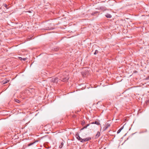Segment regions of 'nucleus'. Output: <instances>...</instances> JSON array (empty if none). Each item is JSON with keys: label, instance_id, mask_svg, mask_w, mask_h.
Wrapping results in <instances>:
<instances>
[{"label": "nucleus", "instance_id": "f257e3e1", "mask_svg": "<svg viewBox=\"0 0 149 149\" xmlns=\"http://www.w3.org/2000/svg\"><path fill=\"white\" fill-rule=\"evenodd\" d=\"M110 125L109 124L107 123L105 124V127H103V130L104 131L106 130L110 126Z\"/></svg>", "mask_w": 149, "mask_h": 149}, {"label": "nucleus", "instance_id": "f03ea898", "mask_svg": "<svg viewBox=\"0 0 149 149\" xmlns=\"http://www.w3.org/2000/svg\"><path fill=\"white\" fill-rule=\"evenodd\" d=\"M91 139V138L90 137H88L82 139L81 142H83L88 141L89 140Z\"/></svg>", "mask_w": 149, "mask_h": 149}, {"label": "nucleus", "instance_id": "7ed1b4c3", "mask_svg": "<svg viewBox=\"0 0 149 149\" xmlns=\"http://www.w3.org/2000/svg\"><path fill=\"white\" fill-rule=\"evenodd\" d=\"M58 78L57 77L54 78H52L51 79V82L54 83H57L58 81Z\"/></svg>", "mask_w": 149, "mask_h": 149}, {"label": "nucleus", "instance_id": "20e7f679", "mask_svg": "<svg viewBox=\"0 0 149 149\" xmlns=\"http://www.w3.org/2000/svg\"><path fill=\"white\" fill-rule=\"evenodd\" d=\"M68 79L69 78L68 77H61L60 79L63 81H68Z\"/></svg>", "mask_w": 149, "mask_h": 149}, {"label": "nucleus", "instance_id": "39448f33", "mask_svg": "<svg viewBox=\"0 0 149 149\" xmlns=\"http://www.w3.org/2000/svg\"><path fill=\"white\" fill-rule=\"evenodd\" d=\"M75 136L77 139L81 142L82 139L79 136V134L78 133L76 134Z\"/></svg>", "mask_w": 149, "mask_h": 149}, {"label": "nucleus", "instance_id": "423d86ee", "mask_svg": "<svg viewBox=\"0 0 149 149\" xmlns=\"http://www.w3.org/2000/svg\"><path fill=\"white\" fill-rule=\"evenodd\" d=\"M91 124H96L98 125H99L100 124V123L99 122L97 121L93 122L91 123Z\"/></svg>", "mask_w": 149, "mask_h": 149}, {"label": "nucleus", "instance_id": "0eeeda50", "mask_svg": "<svg viewBox=\"0 0 149 149\" xmlns=\"http://www.w3.org/2000/svg\"><path fill=\"white\" fill-rule=\"evenodd\" d=\"M105 16L108 18H110L111 17V15L109 14H107L105 15Z\"/></svg>", "mask_w": 149, "mask_h": 149}, {"label": "nucleus", "instance_id": "6e6552de", "mask_svg": "<svg viewBox=\"0 0 149 149\" xmlns=\"http://www.w3.org/2000/svg\"><path fill=\"white\" fill-rule=\"evenodd\" d=\"M9 81V80H5L3 81L2 82V83L3 84H6Z\"/></svg>", "mask_w": 149, "mask_h": 149}, {"label": "nucleus", "instance_id": "1a4fd4ad", "mask_svg": "<svg viewBox=\"0 0 149 149\" xmlns=\"http://www.w3.org/2000/svg\"><path fill=\"white\" fill-rule=\"evenodd\" d=\"M123 127H124V126H123L122 127H121L117 131V133L118 134L120 132V131H121V130L123 129Z\"/></svg>", "mask_w": 149, "mask_h": 149}, {"label": "nucleus", "instance_id": "9d476101", "mask_svg": "<svg viewBox=\"0 0 149 149\" xmlns=\"http://www.w3.org/2000/svg\"><path fill=\"white\" fill-rule=\"evenodd\" d=\"M89 124H87L86 125V126H85L83 127L81 129V130H84V129H86L87 128V127L89 126Z\"/></svg>", "mask_w": 149, "mask_h": 149}, {"label": "nucleus", "instance_id": "9b49d317", "mask_svg": "<svg viewBox=\"0 0 149 149\" xmlns=\"http://www.w3.org/2000/svg\"><path fill=\"white\" fill-rule=\"evenodd\" d=\"M63 143L62 142L61 143L60 145L59 146V148H61L63 146Z\"/></svg>", "mask_w": 149, "mask_h": 149}, {"label": "nucleus", "instance_id": "f8f14e48", "mask_svg": "<svg viewBox=\"0 0 149 149\" xmlns=\"http://www.w3.org/2000/svg\"><path fill=\"white\" fill-rule=\"evenodd\" d=\"M100 132H97V134L96 135V136L97 137H98L99 136H100Z\"/></svg>", "mask_w": 149, "mask_h": 149}, {"label": "nucleus", "instance_id": "ddd939ff", "mask_svg": "<svg viewBox=\"0 0 149 149\" xmlns=\"http://www.w3.org/2000/svg\"><path fill=\"white\" fill-rule=\"evenodd\" d=\"M98 53V51L97 50H96L95 51V52L94 53V54L96 55Z\"/></svg>", "mask_w": 149, "mask_h": 149}, {"label": "nucleus", "instance_id": "4468645a", "mask_svg": "<svg viewBox=\"0 0 149 149\" xmlns=\"http://www.w3.org/2000/svg\"><path fill=\"white\" fill-rule=\"evenodd\" d=\"M85 123V122L84 121H83L81 122V124L82 125H83V126L84 125Z\"/></svg>", "mask_w": 149, "mask_h": 149}, {"label": "nucleus", "instance_id": "2eb2a0df", "mask_svg": "<svg viewBox=\"0 0 149 149\" xmlns=\"http://www.w3.org/2000/svg\"><path fill=\"white\" fill-rule=\"evenodd\" d=\"M15 101L16 102H18V103H19L20 102L19 100L17 99H15Z\"/></svg>", "mask_w": 149, "mask_h": 149}, {"label": "nucleus", "instance_id": "dca6fc26", "mask_svg": "<svg viewBox=\"0 0 149 149\" xmlns=\"http://www.w3.org/2000/svg\"><path fill=\"white\" fill-rule=\"evenodd\" d=\"M3 5L4 7H5L6 8L8 9V8H7V5L6 4H4Z\"/></svg>", "mask_w": 149, "mask_h": 149}, {"label": "nucleus", "instance_id": "f3484780", "mask_svg": "<svg viewBox=\"0 0 149 149\" xmlns=\"http://www.w3.org/2000/svg\"><path fill=\"white\" fill-rule=\"evenodd\" d=\"M19 59L21 60H23V58L21 57H19Z\"/></svg>", "mask_w": 149, "mask_h": 149}, {"label": "nucleus", "instance_id": "a211bd4d", "mask_svg": "<svg viewBox=\"0 0 149 149\" xmlns=\"http://www.w3.org/2000/svg\"><path fill=\"white\" fill-rule=\"evenodd\" d=\"M96 13V12H94V13H92L91 14H92V15H94L95 14V13Z\"/></svg>", "mask_w": 149, "mask_h": 149}, {"label": "nucleus", "instance_id": "6ab92c4d", "mask_svg": "<svg viewBox=\"0 0 149 149\" xmlns=\"http://www.w3.org/2000/svg\"><path fill=\"white\" fill-rule=\"evenodd\" d=\"M26 58H24L23 60H24V61H25L26 60Z\"/></svg>", "mask_w": 149, "mask_h": 149}, {"label": "nucleus", "instance_id": "aec40b11", "mask_svg": "<svg viewBox=\"0 0 149 149\" xmlns=\"http://www.w3.org/2000/svg\"><path fill=\"white\" fill-rule=\"evenodd\" d=\"M28 12H29V13H31V11H28Z\"/></svg>", "mask_w": 149, "mask_h": 149}, {"label": "nucleus", "instance_id": "412c9836", "mask_svg": "<svg viewBox=\"0 0 149 149\" xmlns=\"http://www.w3.org/2000/svg\"><path fill=\"white\" fill-rule=\"evenodd\" d=\"M75 115H74L73 116V117L74 118L75 117Z\"/></svg>", "mask_w": 149, "mask_h": 149}]
</instances>
